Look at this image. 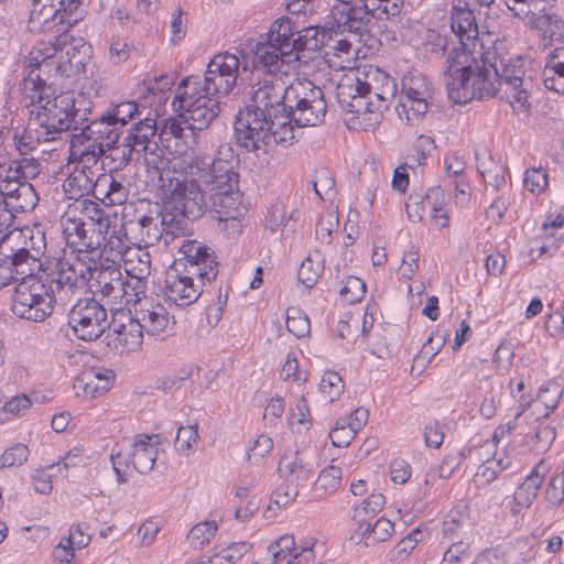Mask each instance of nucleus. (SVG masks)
<instances>
[{
    "mask_svg": "<svg viewBox=\"0 0 564 564\" xmlns=\"http://www.w3.org/2000/svg\"><path fill=\"white\" fill-rule=\"evenodd\" d=\"M398 86L393 78L384 75V83L378 91L357 76L345 75L336 87L340 108L351 117L346 124L354 130H375L383 118L389 102L395 97Z\"/></svg>",
    "mask_w": 564,
    "mask_h": 564,
    "instance_id": "39448f33",
    "label": "nucleus"
},
{
    "mask_svg": "<svg viewBox=\"0 0 564 564\" xmlns=\"http://www.w3.org/2000/svg\"><path fill=\"white\" fill-rule=\"evenodd\" d=\"M143 340V328L138 318H133L128 324L126 332L121 333L119 337H113L109 340L108 345L113 349L122 352L137 351Z\"/></svg>",
    "mask_w": 564,
    "mask_h": 564,
    "instance_id": "e433bc0d",
    "label": "nucleus"
},
{
    "mask_svg": "<svg viewBox=\"0 0 564 564\" xmlns=\"http://www.w3.org/2000/svg\"><path fill=\"white\" fill-rule=\"evenodd\" d=\"M13 231L0 235V261L20 269L21 274H30L33 272L35 257L22 247L20 240H11Z\"/></svg>",
    "mask_w": 564,
    "mask_h": 564,
    "instance_id": "cd10ccee",
    "label": "nucleus"
},
{
    "mask_svg": "<svg viewBox=\"0 0 564 564\" xmlns=\"http://www.w3.org/2000/svg\"><path fill=\"white\" fill-rule=\"evenodd\" d=\"M138 317L143 330L150 335H159L166 330L170 324V316L164 306L158 304L151 310H142Z\"/></svg>",
    "mask_w": 564,
    "mask_h": 564,
    "instance_id": "58836bf2",
    "label": "nucleus"
},
{
    "mask_svg": "<svg viewBox=\"0 0 564 564\" xmlns=\"http://www.w3.org/2000/svg\"><path fill=\"white\" fill-rule=\"evenodd\" d=\"M324 257L321 251L313 250L302 261L299 269V281L306 288H313L324 272Z\"/></svg>",
    "mask_w": 564,
    "mask_h": 564,
    "instance_id": "4c0bfd02",
    "label": "nucleus"
},
{
    "mask_svg": "<svg viewBox=\"0 0 564 564\" xmlns=\"http://www.w3.org/2000/svg\"><path fill=\"white\" fill-rule=\"evenodd\" d=\"M250 69L249 56L242 51L238 54L224 52L216 54L207 64L204 76L189 75L195 78L203 93L214 97L228 96L237 85L240 70Z\"/></svg>",
    "mask_w": 564,
    "mask_h": 564,
    "instance_id": "f8f14e48",
    "label": "nucleus"
},
{
    "mask_svg": "<svg viewBox=\"0 0 564 564\" xmlns=\"http://www.w3.org/2000/svg\"><path fill=\"white\" fill-rule=\"evenodd\" d=\"M148 170L159 174V185L164 196L185 197L189 180L191 161L170 160L165 156L164 150L156 142L151 145L149 153H142Z\"/></svg>",
    "mask_w": 564,
    "mask_h": 564,
    "instance_id": "dca6fc26",
    "label": "nucleus"
},
{
    "mask_svg": "<svg viewBox=\"0 0 564 564\" xmlns=\"http://www.w3.org/2000/svg\"><path fill=\"white\" fill-rule=\"evenodd\" d=\"M216 531L217 524L215 521L198 523L189 530L187 541L194 549H202L209 543Z\"/></svg>",
    "mask_w": 564,
    "mask_h": 564,
    "instance_id": "3c124183",
    "label": "nucleus"
},
{
    "mask_svg": "<svg viewBox=\"0 0 564 564\" xmlns=\"http://www.w3.org/2000/svg\"><path fill=\"white\" fill-rule=\"evenodd\" d=\"M156 131L155 119H140L130 129L123 130L112 160L118 161L120 167L127 166L132 161H139L142 153H149L151 150Z\"/></svg>",
    "mask_w": 564,
    "mask_h": 564,
    "instance_id": "5701e85b",
    "label": "nucleus"
},
{
    "mask_svg": "<svg viewBox=\"0 0 564 564\" xmlns=\"http://www.w3.org/2000/svg\"><path fill=\"white\" fill-rule=\"evenodd\" d=\"M58 64L59 57L51 42H40L30 52L28 65L24 68L22 91L31 105L41 104L45 98L55 94L51 79L56 76L62 77V70L57 69Z\"/></svg>",
    "mask_w": 564,
    "mask_h": 564,
    "instance_id": "1a4fd4ad",
    "label": "nucleus"
},
{
    "mask_svg": "<svg viewBox=\"0 0 564 564\" xmlns=\"http://www.w3.org/2000/svg\"><path fill=\"white\" fill-rule=\"evenodd\" d=\"M30 449L22 443H15L8 447L1 455L0 462L3 468L22 466L29 458Z\"/></svg>",
    "mask_w": 564,
    "mask_h": 564,
    "instance_id": "4d7b16f0",
    "label": "nucleus"
},
{
    "mask_svg": "<svg viewBox=\"0 0 564 564\" xmlns=\"http://www.w3.org/2000/svg\"><path fill=\"white\" fill-rule=\"evenodd\" d=\"M198 440L197 425L180 426L175 437V449L180 453H187Z\"/></svg>",
    "mask_w": 564,
    "mask_h": 564,
    "instance_id": "0e129e2a",
    "label": "nucleus"
},
{
    "mask_svg": "<svg viewBox=\"0 0 564 564\" xmlns=\"http://www.w3.org/2000/svg\"><path fill=\"white\" fill-rule=\"evenodd\" d=\"M200 196L204 208L202 216L210 209L218 216L243 215L242 194L239 191V178L207 180V183L192 182L186 192L185 199Z\"/></svg>",
    "mask_w": 564,
    "mask_h": 564,
    "instance_id": "4468645a",
    "label": "nucleus"
},
{
    "mask_svg": "<svg viewBox=\"0 0 564 564\" xmlns=\"http://www.w3.org/2000/svg\"><path fill=\"white\" fill-rule=\"evenodd\" d=\"M534 29L539 32L545 45L564 41V21L555 13H542L533 21Z\"/></svg>",
    "mask_w": 564,
    "mask_h": 564,
    "instance_id": "72a5a7b5",
    "label": "nucleus"
},
{
    "mask_svg": "<svg viewBox=\"0 0 564 564\" xmlns=\"http://www.w3.org/2000/svg\"><path fill=\"white\" fill-rule=\"evenodd\" d=\"M68 325L77 338L96 340L109 327L108 314L96 299H79L68 313Z\"/></svg>",
    "mask_w": 564,
    "mask_h": 564,
    "instance_id": "412c9836",
    "label": "nucleus"
},
{
    "mask_svg": "<svg viewBox=\"0 0 564 564\" xmlns=\"http://www.w3.org/2000/svg\"><path fill=\"white\" fill-rule=\"evenodd\" d=\"M289 126L315 127L324 122L327 102L324 91L310 80L296 79L291 84L286 104Z\"/></svg>",
    "mask_w": 564,
    "mask_h": 564,
    "instance_id": "ddd939ff",
    "label": "nucleus"
},
{
    "mask_svg": "<svg viewBox=\"0 0 564 564\" xmlns=\"http://www.w3.org/2000/svg\"><path fill=\"white\" fill-rule=\"evenodd\" d=\"M555 437L556 432L554 427L539 422L532 434L527 433L523 435L522 444L531 452L545 453L551 447Z\"/></svg>",
    "mask_w": 564,
    "mask_h": 564,
    "instance_id": "ea45409f",
    "label": "nucleus"
},
{
    "mask_svg": "<svg viewBox=\"0 0 564 564\" xmlns=\"http://www.w3.org/2000/svg\"><path fill=\"white\" fill-rule=\"evenodd\" d=\"M76 271L72 257H64L57 260L52 272L50 289L52 293H56L58 301L65 304L72 300L76 292L83 289Z\"/></svg>",
    "mask_w": 564,
    "mask_h": 564,
    "instance_id": "a878e982",
    "label": "nucleus"
},
{
    "mask_svg": "<svg viewBox=\"0 0 564 564\" xmlns=\"http://www.w3.org/2000/svg\"><path fill=\"white\" fill-rule=\"evenodd\" d=\"M543 83L546 89L564 95V65L547 59L543 72Z\"/></svg>",
    "mask_w": 564,
    "mask_h": 564,
    "instance_id": "de8ad7c7",
    "label": "nucleus"
},
{
    "mask_svg": "<svg viewBox=\"0 0 564 564\" xmlns=\"http://www.w3.org/2000/svg\"><path fill=\"white\" fill-rule=\"evenodd\" d=\"M384 503L386 497L382 494H371L362 500L360 506L354 509L352 518L358 525L366 524L370 518L381 511Z\"/></svg>",
    "mask_w": 564,
    "mask_h": 564,
    "instance_id": "37998d69",
    "label": "nucleus"
},
{
    "mask_svg": "<svg viewBox=\"0 0 564 564\" xmlns=\"http://www.w3.org/2000/svg\"><path fill=\"white\" fill-rule=\"evenodd\" d=\"M291 84L278 74H263L251 84L250 99L236 116V144L246 152L267 153L271 143H292L295 135L286 121Z\"/></svg>",
    "mask_w": 564,
    "mask_h": 564,
    "instance_id": "f03ea898",
    "label": "nucleus"
},
{
    "mask_svg": "<svg viewBox=\"0 0 564 564\" xmlns=\"http://www.w3.org/2000/svg\"><path fill=\"white\" fill-rule=\"evenodd\" d=\"M87 164V163H84ZM95 173L89 166L84 165L83 169H76L63 183L64 192L72 199L87 196L94 189L93 182Z\"/></svg>",
    "mask_w": 564,
    "mask_h": 564,
    "instance_id": "473e14b6",
    "label": "nucleus"
},
{
    "mask_svg": "<svg viewBox=\"0 0 564 564\" xmlns=\"http://www.w3.org/2000/svg\"><path fill=\"white\" fill-rule=\"evenodd\" d=\"M474 523L468 514L452 509L443 519L442 538L449 541L473 539Z\"/></svg>",
    "mask_w": 564,
    "mask_h": 564,
    "instance_id": "c756f323",
    "label": "nucleus"
},
{
    "mask_svg": "<svg viewBox=\"0 0 564 564\" xmlns=\"http://www.w3.org/2000/svg\"><path fill=\"white\" fill-rule=\"evenodd\" d=\"M132 47V44L127 39L112 36L109 45L110 62L115 65L126 62L130 57Z\"/></svg>",
    "mask_w": 564,
    "mask_h": 564,
    "instance_id": "e2e57ef3",
    "label": "nucleus"
},
{
    "mask_svg": "<svg viewBox=\"0 0 564 564\" xmlns=\"http://www.w3.org/2000/svg\"><path fill=\"white\" fill-rule=\"evenodd\" d=\"M473 542L474 539L452 541L451 545L443 553V564H459L470 558Z\"/></svg>",
    "mask_w": 564,
    "mask_h": 564,
    "instance_id": "8fccbe9b",
    "label": "nucleus"
},
{
    "mask_svg": "<svg viewBox=\"0 0 564 564\" xmlns=\"http://www.w3.org/2000/svg\"><path fill=\"white\" fill-rule=\"evenodd\" d=\"M127 275L147 279L151 273V254L145 249H138L124 260Z\"/></svg>",
    "mask_w": 564,
    "mask_h": 564,
    "instance_id": "a18cd8bd",
    "label": "nucleus"
},
{
    "mask_svg": "<svg viewBox=\"0 0 564 564\" xmlns=\"http://www.w3.org/2000/svg\"><path fill=\"white\" fill-rule=\"evenodd\" d=\"M251 550L248 542H236L216 554L214 561L217 564H234Z\"/></svg>",
    "mask_w": 564,
    "mask_h": 564,
    "instance_id": "052dcab7",
    "label": "nucleus"
},
{
    "mask_svg": "<svg viewBox=\"0 0 564 564\" xmlns=\"http://www.w3.org/2000/svg\"><path fill=\"white\" fill-rule=\"evenodd\" d=\"M91 286L96 289V293L117 302L119 294H122L121 290H123V275L120 264L109 258H102Z\"/></svg>",
    "mask_w": 564,
    "mask_h": 564,
    "instance_id": "bb28decb",
    "label": "nucleus"
},
{
    "mask_svg": "<svg viewBox=\"0 0 564 564\" xmlns=\"http://www.w3.org/2000/svg\"><path fill=\"white\" fill-rule=\"evenodd\" d=\"M0 171L2 174L1 178L3 180V182H1L2 191L0 193V199L8 200L18 192V187H22L24 181L15 175L11 167L0 164Z\"/></svg>",
    "mask_w": 564,
    "mask_h": 564,
    "instance_id": "680f3d73",
    "label": "nucleus"
},
{
    "mask_svg": "<svg viewBox=\"0 0 564 564\" xmlns=\"http://www.w3.org/2000/svg\"><path fill=\"white\" fill-rule=\"evenodd\" d=\"M562 394V386L555 380H550L540 388L535 402L544 405L547 411H553L556 409Z\"/></svg>",
    "mask_w": 564,
    "mask_h": 564,
    "instance_id": "864d4df0",
    "label": "nucleus"
},
{
    "mask_svg": "<svg viewBox=\"0 0 564 564\" xmlns=\"http://www.w3.org/2000/svg\"><path fill=\"white\" fill-rule=\"evenodd\" d=\"M330 15L334 21L332 26L317 28L327 31L330 35L329 40H333V34L345 35L347 33L358 43L368 35L369 23L376 17L372 9L368 7L367 0H339L332 6Z\"/></svg>",
    "mask_w": 564,
    "mask_h": 564,
    "instance_id": "f3484780",
    "label": "nucleus"
},
{
    "mask_svg": "<svg viewBox=\"0 0 564 564\" xmlns=\"http://www.w3.org/2000/svg\"><path fill=\"white\" fill-rule=\"evenodd\" d=\"M83 0H58V7L55 8V3L41 2V4L34 3V9L30 13V22L39 24L42 28H48L50 23L53 24H67L68 26L75 25L83 19L79 6Z\"/></svg>",
    "mask_w": 564,
    "mask_h": 564,
    "instance_id": "393cba45",
    "label": "nucleus"
},
{
    "mask_svg": "<svg viewBox=\"0 0 564 564\" xmlns=\"http://www.w3.org/2000/svg\"><path fill=\"white\" fill-rule=\"evenodd\" d=\"M523 184L532 193H542L547 185V173L539 169H529L524 174Z\"/></svg>",
    "mask_w": 564,
    "mask_h": 564,
    "instance_id": "338daca9",
    "label": "nucleus"
},
{
    "mask_svg": "<svg viewBox=\"0 0 564 564\" xmlns=\"http://www.w3.org/2000/svg\"><path fill=\"white\" fill-rule=\"evenodd\" d=\"M180 251L184 258L167 271L165 295L171 303L185 307L199 299L206 282L217 278L219 263L215 251L196 240L184 241Z\"/></svg>",
    "mask_w": 564,
    "mask_h": 564,
    "instance_id": "20e7f679",
    "label": "nucleus"
},
{
    "mask_svg": "<svg viewBox=\"0 0 564 564\" xmlns=\"http://www.w3.org/2000/svg\"><path fill=\"white\" fill-rule=\"evenodd\" d=\"M51 45L56 48L59 57L57 69L62 70V77L69 78L85 72V67L91 57V46L82 37L68 34L67 29L55 36Z\"/></svg>",
    "mask_w": 564,
    "mask_h": 564,
    "instance_id": "b1692460",
    "label": "nucleus"
},
{
    "mask_svg": "<svg viewBox=\"0 0 564 564\" xmlns=\"http://www.w3.org/2000/svg\"><path fill=\"white\" fill-rule=\"evenodd\" d=\"M365 293L366 283L355 275L348 276L339 290L341 299L349 304L360 302L364 299Z\"/></svg>",
    "mask_w": 564,
    "mask_h": 564,
    "instance_id": "6e6d98bb",
    "label": "nucleus"
},
{
    "mask_svg": "<svg viewBox=\"0 0 564 564\" xmlns=\"http://www.w3.org/2000/svg\"><path fill=\"white\" fill-rule=\"evenodd\" d=\"M434 88L432 82L419 72L406 73L401 80L399 101L395 107L401 120L409 124L422 119L433 104Z\"/></svg>",
    "mask_w": 564,
    "mask_h": 564,
    "instance_id": "a211bd4d",
    "label": "nucleus"
},
{
    "mask_svg": "<svg viewBox=\"0 0 564 564\" xmlns=\"http://www.w3.org/2000/svg\"><path fill=\"white\" fill-rule=\"evenodd\" d=\"M236 154L230 143H221L213 160L205 156H194L191 160L189 180L192 182L207 183V180H234L239 178L236 171L238 163Z\"/></svg>",
    "mask_w": 564,
    "mask_h": 564,
    "instance_id": "4be33fe9",
    "label": "nucleus"
},
{
    "mask_svg": "<svg viewBox=\"0 0 564 564\" xmlns=\"http://www.w3.org/2000/svg\"><path fill=\"white\" fill-rule=\"evenodd\" d=\"M448 64L447 95L454 104L465 105L474 99L495 98L506 85L501 98L506 97L517 113H530L529 90L532 88V78L527 75L524 57L506 59L494 45L480 59L462 48L454 51Z\"/></svg>",
    "mask_w": 564,
    "mask_h": 564,
    "instance_id": "f257e3e1",
    "label": "nucleus"
},
{
    "mask_svg": "<svg viewBox=\"0 0 564 564\" xmlns=\"http://www.w3.org/2000/svg\"><path fill=\"white\" fill-rule=\"evenodd\" d=\"M172 106L182 111L188 130L193 134L206 130L219 115L216 97L203 93L195 78H183L176 88Z\"/></svg>",
    "mask_w": 564,
    "mask_h": 564,
    "instance_id": "9d476101",
    "label": "nucleus"
},
{
    "mask_svg": "<svg viewBox=\"0 0 564 564\" xmlns=\"http://www.w3.org/2000/svg\"><path fill=\"white\" fill-rule=\"evenodd\" d=\"M268 550L273 560H278L280 562L285 561L288 564H292L296 560L293 558V554L297 553V545L294 536L291 534L280 536L276 541L270 544Z\"/></svg>",
    "mask_w": 564,
    "mask_h": 564,
    "instance_id": "49530a36",
    "label": "nucleus"
},
{
    "mask_svg": "<svg viewBox=\"0 0 564 564\" xmlns=\"http://www.w3.org/2000/svg\"><path fill=\"white\" fill-rule=\"evenodd\" d=\"M86 524H76L73 525L69 530V534L66 538V544H63V541L58 544V547H62L66 551L70 557L74 556V549H82L89 544L91 538L90 534L86 532Z\"/></svg>",
    "mask_w": 564,
    "mask_h": 564,
    "instance_id": "5fc2aeb1",
    "label": "nucleus"
},
{
    "mask_svg": "<svg viewBox=\"0 0 564 564\" xmlns=\"http://www.w3.org/2000/svg\"><path fill=\"white\" fill-rule=\"evenodd\" d=\"M57 300L56 293L31 274L15 285L10 308L19 318L40 323L52 314V303Z\"/></svg>",
    "mask_w": 564,
    "mask_h": 564,
    "instance_id": "2eb2a0df",
    "label": "nucleus"
},
{
    "mask_svg": "<svg viewBox=\"0 0 564 564\" xmlns=\"http://www.w3.org/2000/svg\"><path fill=\"white\" fill-rule=\"evenodd\" d=\"M425 202L427 207L431 208V212H442V218L443 221L441 223V228H445L448 226V215L445 210V195L444 191L441 186H434L427 189V192L424 194Z\"/></svg>",
    "mask_w": 564,
    "mask_h": 564,
    "instance_id": "bf43d9fd",
    "label": "nucleus"
},
{
    "mask_svg": "<svg viewBox=\"0 0 564 564\" xmlns=\"http://www.w3.org/2000/svg\"><path fill=\"white\" fill-rule=\"evenodd\" d=\"M121 134L123 130H120V126H116L102 113L90 120L79 133L72 134L70 149L73 153H78L83 163L96 164L107 151L115 155Z\"/></svg>",
    "mask_w": 564,
    "mask_h": 564,
    "instance_id": "9b49d317",
    "label": "nucleus"
},
{
    "mask_svg": "<svg viewBox=\"0 0 564 564\" xmlns=\"http://www.w3.org/2000/svg\"><path fill=\"white\" fill-rule=\"evenodd\" d=\"M279 474L288 482L303 486L314 476V469L300 452H285L279 463Z\"/></svg>",
    "mask_w": 564,
    "mask_h": 564,
    "instance_id": "c85d7f7f",
    "label": "nucleus"
},
{
    "mask_svg": "<svg viewBox=\"0 0 564 564\" xmlns=\"http://www.w3.org/2000/svg\"><path fill=\"white\" fill-rule=\"evenodd\" d=\"M204 203L200 196L188 199L164 196L163 206L156 216L143 215L135 225L140 230V239L145 246H154L161 240L170 245L174 238L187 235L191 224L202 217Z\"/></svg>",
    "mask_w": 564,
    "mask_h": 564,
    "instance_id": "423d86ee",
    "label": "nucleus"
},
{
    "mask_svg": "<svg viewBox=\"0 0 564 564\" xmlns=\"http://www.w3.org/2000/svg\"><path fill=\"white\" fill-rule=\"evenodd\" d=\"M75 252L76 254L72 257V260L76 267V272L80 279L82 286L84 288L88 281L94 280L102 258L100 256L95 258V251Z\"/></svg>",
    "mask_w": 564,
    "mask_h": 564,
    "instance_id": "a19ab883",
    "label": "nucleus"
},
{
    "mask_svg": "<svg viewBox=\"0 0 564 564\" xmlns=\"http://www.w3.org/2000/svg\"><path fill=\"white\" fill-rule=\"evenodd\" d=\"M394 532V524L387 518H379L373 524L367 522L358 525L352 538L364 540L367 547L387 541Z\"/></svg>",
    "mask_w": 564,
    "mask_h": 564,
    "instance_id": "2f4dec72",
    "label": "nucleus"
},
{
    "mask_svg": "<svg viewBox=\"0 0 564 564\" xmlns=\"http://www.w3.org/2000/svg\"><path fill=\"white\" fill-rule=\"evenodd\" d=\"M451 28L458 39V44L452 46L448 50V40L445 36L437 35L435 39V43L433 44L432 52L435 54H440L442 56H446L443 66V83L447 88V67L449 66L448 59L451 54L454 51H459L460 48L467 53H471L468 48V42L474 41L478 37V25L476 23L475 10L469 9L465 6H455L452 13V23Z\"/></svg>",
    "mask_w": 564,
    "mask_h": 564,
    "instance_id": "aec40b11",
    "label": "nucleus"
},
{
    "mask_svg": "<svg viewBox=\"0 0 564 564\" xmlns=\"http://www.w3.org/2000/svg\"><path fill=\"white\" fill-rule=\"evenodd\" d=\"M39 202L37 194L33 187V185L24 181L22 187H18V192L6 200L8 207L12 209V213H24L28 210H32Z\"/></svg>",
    "mask_w": 564,
    "mask_h": 564,
    "instance_id": "79ce46f5",
    "label": "nucleus"
},
{
    "mask_svg": "<svg viewBox=\"0 0 564 564\" xmlns=\"http://www.w3.org/2000/svg\"><path fill=\"white\" fill-rule=\"evenodd\" d=\"M12 172L23 181L34 178L40 173V163L35 159L23 158L9 164Z\"/></svg>",
    "mask_w": 564,
    "mask_h": 564,
    "instance_id": "69168bd1",
    "label": "nucleus"
},
{
    "mask_svg": "<svg viewBox=\"0 0 564 564\" xmlns=\"http://www.w3.org/2000/svg\"><path fill=\"white\" fill-rule=\"evenodd\" d=\"M89 206L94 215H90L91 224H86L79 218H68L63 224V234L66 243L73 251H97L102 245H109L110 249H117L121 253L124 249L120 238L113 237L115 230L110 238L109 234L111 218L97 204L89 200Z\"/></svg>",
    "mask_w": 564,
    "mask_h": 564,
    "instance_id": "6e6552de",
    "label": "nucleus"
},
{
    "mask_svg": "<svg viewBox=\"0 0 564 564\" xmlns=\"http://www.w3.org/2000/svg\"><path fill=\"white\" fill-rule=\"evenodd\" d=\"M541 466H536L525 480L516 489L513 501L517 507L529 508L538 496V491L544 481V474L540 473Z\"/></svg>",
    "mask_w": 564,
    "mask_h": 564,
    "instance_id": "c9c22d12",
    "label": "nucleus"
},
{
    "mask_svg": "<svg viewBox=\"0 0 564 564\" xmlns=\"http://www.w3.org/2000/svg\"><path fill=\"white\" fill-rule=\"evenodd\" d=\"M105 115L116 126H120V130H123L127 123L134 117H140L141 112L135 101H123L116 105L111 104Z\"/></svg>",
    "mask_w": 564,
    "mask_h": 564,
    "instance_id": "c03bdc74",
    "label": "nucleus"
},
{
    "mask_svg": "<svg viewBox=\"0 0 564 564\" xmlns=\"http://www.w3.org/2000/svg\"><path fill=\"white\" fill-rule=\"evenodd\" d=\"M341 484V468L329 465L324 468L315 480L310 500L321 501L327 496L334 495Z\"/></svg>",
    "mask_w": 564,
    "mask_h": 564,
    "instance_id": "7c9ffc66",
    "label": "nucleus"
},
{
    "mask_svg": "<svg viewBox=\"0 0 564 564\" xmlns=\"http://www.w3.org/2000/svg\"><path fill=\"white\" fill-rule=\"evenodd\" d=\"M319 389L329 402H334L344 391L341 377L335 371H326L322 377Z\"/></svg>",
    "mask_w": 564,
    "mask_h": 564,
    "instance_id": "13d9d810",
    "label": "nucleus"
},
{
    "mask_svg": "<svg viewBox=\"0 0 564 564\" xmlns=\"http://www.w3.org/2000/svg\"><path fill=\"white\" fill-rule=\"evenodd\" d=\"M11 240H20L22 247L35 257V261L42 254L46 247L45 232L40 225L33 227L14 228Z\"/></svg>",
    "mask_w": 564,
    "mask_h": 564,
    "instance_id": "f704fd0d",
    "label": "nucleus"
},
{
    "mask_svg": "<svg viewBox=\"0 0 564 564\" xmlns=\"http://www.w3.org/2000/svg\"><path fill=\"white\" fill-rule=\"evenodd\" d=\"M286 328L295 337L303 338L310 334V318L299 308L291 307L286 311Z\"/></svg>",
    "mask_w": 564,
    "mask_h": 564,
    "instance_id": "603ef678",
    "label": "nucleus"
},
{
    "mask_svg": "<svg viewBox=\"0 0 564 564\" xmlns=\"http://www.w3.org/2000/svg\"><path fill=\"white\" fill-rule=\"evenodd\" d=\"M145 284L147 279L133 275L123 276V290H121L122 294H119L118 301L124 302V304L138 303L141 295L145 293Z\"/></svg>",
    "mask_w": 564,
    "mask_h": 564,
    "instance_id": "09e8293b",
    "label": "nucleus"
},
{
    "mask_svg": "<svg viewBox=\"0 0 564 564\" xmlns=\"http://www.w3.org/2000/svg\"><path fill=\"white\" fill-rule=\"evenodd\" d=\"M330 35L317 26L296 29L295 22L283 17L275 20L269 31L251 48L253 70L263 74L282 73L284 64L292 61L301 62L305 52H318L328 45Z\"/></svg>",
    "mask_w": 564,
    "mask_h": 564,
    "instance_id": "7ed1b4c3",
    "label": "nucleus"
},
{
    "mask_svg": "<svg viewBox=\"0 0 564 564\" xmlns=\"http://www.w3.org/2000/svg\"><path fill=\"white\" fill-rule=\"evenodd\" d=\"M299 488L297 485L286 481L273 491L271 501L280 508L286 507L299 496Z\"/></svg>",
    "mask_w": 564,
    "mask_h": 564,
    "instance_id": "774afa93",
    "label": "nucleus"
},
{
    "mask_svg": "<svg viewBox=\"0 0 564 564\" xmlns=\"http://www.w3.org/2000/svg\"><path fill=\"white\" fill-rule=\"evenodd\" d=\"M89 101L83 94L73 91L62 93L47 97L44 101L31 105L30 120L45 130V134H59L66 131H75L89 121Z\"/></svg>",
    "mask_w": 564,
    "mask_h": 564,
    "instance_id": "0eeeda50",
    "label": "nucleus"
},
{
    "mask_svg": "<svg viewBox=\"0 0 564 564\" xmlns=\"http://www.w3.org/2000/svg\"><path fill=\"white\" fill-rule=\"evenodd\" d=\"M154 438L158 440L159 435H137L129 449H120L111 454L112 467L119 484L127 482L128 477L126 470L130 466L139 474L143 475L153 470L159 452L156 446L158 442H153Z\"/></svg>",
    "mask_w": 564,
    "mask_h": 564,
    "instance_id": "6ab92c4d",
    "label": "nucleus"
}]
</instances>
